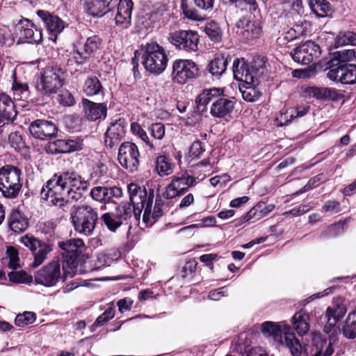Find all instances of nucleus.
<instances>
[{"mask_svg":"<svg viewBox=\"0 0 356 356\" xmlns=\"http://www.w3.org/2000/svg\"><path fill=\"white\" fill-rule=\"evenodd\" d=\"M88 187L89 182L79 173L66 170L54 174L43 186L41 194L50 204L63 208L70 200H79Z\"/></svg>","mask_w":356,"mask_h":356,"instance_id":"1","label":"nucleus"},{"mask_svg":"<svg viewBox=\"0 0 356 356\" xmlns=\"http://www.w3.org/2000/svg\"><path fill=\"white\" fill-rule=\"evenodd\" d=\"M128 192L132 204V212H134L136 219H139L142 211L144 210L143 221L147 226L152 225L156 220L150 217L151 208L154 197V190L142 188L136 184L131 183L128 185Z\"/></svg>","mask_w":356,"mask_h":356,"instance_id":"2","label":"nucleus"},{"mask_svg":"<svg viewBox=\"0 0 356 356\" xmlns=\"http://www.w3.org/2000/svg\"><path fill=\"white\" fill-rule=\"evenodd\" d=\"M261 332L266 337H271L280 343H284L282 335L284 337V343L293 356H300L302 347L300 341L295 337L289 325L285 322L273 323L266 321L261 325Z\"/></svg>","mask_w":356,"mask_h":356,"instance_id":"3","label":"nucleus"},{"mask_svg":"<svg viewBox=\"0 0 356 356\" xmlns=\"http://www.w3.org/2000/svg\"><path fill=\"white\" fill-rule=\"evenodd\" d=\"M141 51L142 64L147 72L159 75L165 70L168 58L163 47L152 42L143 45Z\"/></svg>","mask_w":356,"mask_h":356,"instance_id":"4","label":"nucleus"},{"mask_svg":"<svg viewBox=\"0 0 356 356\" xmlns=\"http://www.w3.org/2000/svg\"><path fill=\"white\" fill-rule=\"evenodd\" d=\"M67 72L60 66H47L40 72L36 88L44 95L55 94L66 79Z\"/></svg>","mask_w":356,"mask_h":356,"instance_id":"5","label":"nucleus"},{"mask_svg":"<svg viewBox=\"0 0 356 356\" xmlns=\"http://www.w3.org/2000/svg\"><path fill=\"white\" fill-rule=\"evenodd\" d=\"M71 218L76 232L90 236L95 229L98 216L90 206H74L71 209Z\"/></svg>","mask_w":356,"mask_h":356,"instance_id":"6","label":"nucleus"},{"mask_svg":"<svg viewBox=\"0 0 356 356\" xmlns=\"http://www.w3.org/2000/svg\"><path fill=\"white\" fill-rule=\"evenodd\" d=\"M62 250L63 270L65 277H72L77 267V259L84 247L81 239L72 238L58 242Z\"/></svg>","mask_w":356,"mask_h":356,"instance_id":"7","label":"nucleus"},{"mask_svg":"<svg viewBox=\"0 0 356 356\" xmlns=\"http://www.w3.org/2000/svg\"><path fill=\"white\" fill-rule=\"evenodd\" d=\"M21 170L11 165L0 168V192L6 198H15L22 188Z\"/></svg>","mask_w":356,"mask_h":356,"instance_id":"8","label":"nucleus"},{"mask_svg":"<svg viewBox=\"0 0 356 356\" xmlns=\"http://www.w3.org/2000/svg\"><path fill=\"white\" fill-rule=\"evenodd\" d=\"M198 72L197 65L192 60L177 59L172 63L171 78L174 83L185 84L195 79Z\"/></svg>","mask_w":356,"mask_h":356,"instance_id":"9","label":"nucleus"},{"mask_svg":"<svg viewBox=\"0 0 356 356\" xmlns=\"http://www.w3.org/2000/svg\"><path fill=\"white\" fill-rule=\"evenodd\" d=\"M19 241L32 252L33 261L31 266L33 268L40 266L53 250L51 244L42 242L33 236L26 234L22 236Z\"/></svg>","mask_w":356,"mask_h":356,"instance_id":"10","label":"nucleus"},{"mask_svg":"<svg viewBox=\"0 0 356 356\" xmlns=\"http://www.w3.org/2000/svg\"><path fill=\"white\" fill-rule=\"evenodd\" d=\"M131 214L132 209L130 205H119L114 211L102 214L100 220L109 231L115 232L122 225L128 224Z\"/></svg>","mask_w":356,"mask_h":356,"instance_id":"11","label":"nucleus"},{"mask_svg":"<svg viewBox=\"0 0 356 356\" xmlns=\"http://www.w3.org/2000/svg\"><path fill=\"white\" fill-rule=\"evenodd\" d=\"M168 40L177 49L186 52L198 49L199 35L193 31H178L170 33Z\"/></svg>","mask_w":356,"mask_h":356,"instance_id":"12","label":"nucleus"},{"mask_svg":"<svg viewBox=\"0 0 356 356\" xmlns=\"http://www.w3.org/2000/svg\"><path fill=\"white\" fill-rule=\"evenodd\" d=\"M140 153L138 146L131 142L122 143L118 149V160L120 164L128 171L137 170L140 163Z\"/></svg>","mask_w":356,"mask_h":356,"instance_id":"13","label":"nucleus"},{"mask_svg":"<svg viewBox=\"0 0 356 356\" xmlns=\"http://www.w3.org/2000/svg\"><path fill=\"white\" fill-rule=\"evenodd\" d=\"M61 278L60 264L54 259L40 269L34 276L35 282L46 287L55 286Z\"/></svg>","mask_w":356,"mask_h":356,"instance_id":"14","label":"nucleus"},{"mask_svg":"<svg viewBox=\"0 0 356 356\" xmlns=\"http://www.w3.org/2000/svg\"><path fill=\"white\" fill-rule=\"evenodd\" d=\"M195 184V178L186 174H177L172 177L171 182L166 186L163 196L166 199L184 195L187 189Z\"/></svg>","mask_w":356,"mask_h":356,"instance_id":"15","label":"nucleus"},{"mask_svg":"<svg viewBox=\"0 0 356 356\" xmlns=\"http://www.w3.org/2000/svg\"><path fill=\"white\" fill-rule=\"evenodd\" d=\"M327 76L330 80L342 84H355L356 65H334L332 62V64L330 65Z\"/></svg>","mask_w":356,"mask_h":356,"instance_id":"16","label":"nucleus"},{"mask_svg":"<svg viewBox=\"0 0 356 356\" xmlns=\"http://www.w3.org/2000/svg\"><path fill=\"white\" fill-rule=\"evenodd\" d=\"M320 54V47L310 40L300 44L291 52L293 60L301 65L311 63Z\"/></svg>","mask_w":356,"mask_h":356,"instance_id":"17","label":"nucleus"},{"mask_svg":"<svg viewBox=\"0 0 356 356\" xmlns=\"http://www.w3.org/2000/svg\"><path fill=\"white\" fill-rule=\"evenodd\" d=\"M20 40L28 43L38 44L42 38V29L28 19H22L15 26Z\"/></svg>","mask_w":356,"mask_h":356,"instance_id":"18","label":"nucleus"},{"mask_svg":"<svg viewBox=\"0 0 356 356\" xmlns=\"http://www.w3.org/2000/svg\"><path fill=\"white\" fill-rule=\"evenodd\" d=\"M29 131L35 138L47 140L56 136L58 128L51 121L38 119L30 124Z\"/></svg>","mask_w":356,"mask_h":356,"instance_id":"19","label":"nucleus"},{"mask_svg":"<svg viewBox=\"0 0 356 356\" xmlns=\"http://www.w3.org/2000/svg\"><path fill=\"white\" fill-rule=\"evenodd\" d=\"M126 123L123 118L112 121L104 135V143L107 147L113 148L118 145L125 134Z\"/></svg>","mask_w":356,"mask_h":356,"instance_id":"20","label":"nucleus"},{"mask_svg":"<svg viewBox=\"0 0 356 356\" xmlns=\"http://www.w3.org/2000/svg\"><path fill=\"white\" fill-rule=\"evenodd\" d=\"M82 113L84 118L89 121L104 119L107 115L106 103H96L86 98L81 100Z\"/></svg>","mask_w":356,"mask_h":356,"instance_id":"21","label":"nucleus"},{"mask_svg":"<svg viewBox=\"0 0 356 356\" xmlns=\"http://www.w3.org/2000/svg\"><path fill=\"white\" fill-rule=\"evenodd\" d=\"M38 17L44 23L49 31L51 39L56 40L58 34L60 33L65 26V22L56 15H54L45 10H38Z\"/></svg>","mask_w":356,"mask_h":356,"instance_id":"22","label":"nucleus"},{"mask_svg":"<svg viewBox=\"0 0 356 356\" xmlns=\"http://www.w3.org/2000/svg\"><path fill=\"white\" fill-rule=\"evenodd\" d=\"M133 5L131 0H120L115 17V25L119 29H126L131 26Z\"/></svg>","mask_w":356,"mask_h":356,"instance_id":"23","label":"nucleus"},{"mask_svg":"<svg viewBox=\"0 0 356 356\" xmlns=\"http://www.w3.org/2000/svg\"><path fill=\"white\" fill-rule=\"evenodd\" d=\"M82 143L79 140L59 139L48 143L45 150L49 154L69 153L81 148Z\"/></svg>","mask_w":356,"mask_h":356,"instance_id":"24","label":"nucleus"},{"mask_svg":"<svg viewBox=\"0 0 356 356\" xmlns=\"http://www.w3.org/2000/svg\"><path fill=\"white\" fill-rule=\"evenodd\" d=\"M92 198L99 202H107L113 198H120L122 195V191L116 186H97L90 191Z\"/></svg>","mask_w":356,"mask_h":356,"instance_id":"25","label":"nucleus"},{"mask_svg":"<svg viewBox=\"0 0 356 356\" xmlns=\"http://www.w3.org/2000/svg\"><path fill=\"white\" fill-rule=\"evenodd\" d=\"M224 89L222 88H211L203 90L195 99L197 111L200 113L206 111L207 106L209 103L214 104L220 96H224Z\"/></svg>","mask_w":356,"mask_h":356,"instance_id":"26","label":"nucleus"},{"mask_svg":"<svg viewBox=\"0 0 356 356\" xmlns=\"http://www.w3.org/2000/svg\"><path fill=\"white\" fill-rule=\"evenodd\" d=\"M15 105L10 97L0 94V127L13 122L17 115Z\"/></svg>","mask_w":356,"mask_h":356,"instance_id":"27","label":"nucleus"},{"mask_svg":"<svg viewBox=\"0 0 356 356\" xmlns=\"http://www.w3.org/2000/svg\"><path fill=\"white\" fill-rule=\"evenodd\" d=\"M232 70L234 78L240 81V84H254V78L250 70L249 65L244 59L234 60Z\"/></svg>","mask_w":356,"mask_h":356,"instance_id":"28","label":"nucleus"},{"mask_svg":"<svg viewBox=\"0 0 356 356\" xmlns=\"http://www.w3.org/2000/svg\"><path fill=\"white\" fill-rule=\"evenodd\" d=\"M235 102L227 99L224 96H220V98L211 104L210 114L213 118H222L229 115L234 110Z\"/></svg>","mask_w":356,"mask_h":356,"instance_id":"29","label":"nucleus"},{"mask_svg":"<svg viewBox=\"0 0 356 356\" xmlns=\"http://www.w3.org/2000/svg\"><path fill=\"white\" fill-rule=\"evenodd\" d=\"M236 25L240 29V35L247 41L257 38L261 34L260 26L256 22H252L249 19H241L237 22Z\"/></svg>","mask_w":356,"mask_h":356,"instance_id":"30","label":"nucleus"},{"mask_svg":"<svg viewBox=\"0 0 356 356\" xmlns=\"http://www.w3.org/2000/svg\"><path fill=\"white\" fill-rule=\"evenodd\" d=\"M11 91L15 100L26 101L30 95L28 83L21 77L17 76V72L14 70L12 74Z\"/></svg>","mask_w":356,"mask_h":356,"instance_id":"31","label":"nucleus"},{"mask_svg":"<svg viewBox=\"0 0 356 356\" xmlns=\"http://www.w3.org/2000/svg\"><path fill=\"white\" fill-rule=\"evenodd\" d=\"M229 58L224 54L217 55L207 65V70L214 79H219L225 73Z\"/></svg>","mask_w":356,"mask_h":356,"instance_id":"32","label":"nucleus"},{"mask_svg":"<svg viewBox=\"0 0 356 356\" xmlns=\"http://www.w3.org/2000/svg\"><path fill=\"white\" fill-rule=\"evenodd\" d=\"M113 0H84L86 8L89 15L102 17L109 10Z\"/></svg>","mask_w":356,"mask_h":356,"instance_id":"33","label":"nucleus"},{"mask_svg":"<svg viewBox=\"0 0 356 356\" xmlns=\"http://www.w3.org/2000/svg\"><path fill=\"white\" fill-rule=\"evenodd\" d=\"M8 226L15 233L22 232L29 226L28 219L19 210H13L8 218Z\"/></svg>","mask_w":356,"mask_h":356,"instance_id":"34","label":"nucleus"},{"mask_svg":"<svg viewBox=\"0 0 356 356\" xmlns=\"http://www.w3.org/2000/svg\"><path fill=\"white\" fill-rule=\"evenodd\" d=\"M309 316L303 311L296 312L292 318L293 328L300 336L306 334L309 330Z\"/></svg>","mask_w":356,"mask_h":356,"instance_id":"35","label":"nucleus"},{"mask_svg":"<svg viewBox=\"0 0 356 356\" xmlns=\"http://www.w3.org/2000/svg\"><path fill=\"white\" fill-rule=\"evenodd\" d=\"M313 343L316 346L317 352L313 356H332L334 353V348L330 341L323 339L321 334H313Z\"/></svg>","mask_w":356,"mask_h":356,"instance_id":"36","label":"nucleus"},{"mask_svg":"<svg viewBox=\"0 0 356 356\" xmlns=\"http://www.w3.org/2000/svg\"><path fill=\"white\" fill-rule=\"evenodd\" d=\"M83 92L88 97L104 95V91L99 79L96 76H88L84 81Z\"/></svg>","mask_w":356,"mask_h":356,"instance_id":"37","label":"nucleus"},{"mask_svg":"<svg viewBox=\"0 0 356 356\" xmlns=\"http://www.w3.org/2000/svg\"><path fill=\"white\" fill-rule=\"evenodd\" d=\"M175 163L167 156L160 155L156 157L155 171L161 177L171 175L175 168Z\"/></svg>","mask_w":356,"mask_h":356,"instance_id":"38","label":"nucleus"},{"mask_svg":"<svg viewBox=\"0 0 356 356\" xmlns=\"http://www.w3.org/2000/svg\"><path fill=\"white\" fill-rule=\"evenodd\" d=\"M309 6L318 17H324L332 13V8L327 0H309Z\"/></svg>","mask_w":356,"mask_h":356,"instance_id":"39","label":"nucleus"},{"mask_svg":"<svg viewBox=\"0 0 356 356\" xmlns=\"http://www.w3.org/2000/svg\"><path fill=\"white\" fill-rule=\"evenodd\" d=\"M334 45L335 47L346 45L356 46V33L350 30L339 31L334 38Z\"/></svg>","mask_w":356,"mask_h":356,"instance_id":"40","label":"nucleus"},{"mask_svg":"<svg viewBox=\"0 0 356 356\" xmlns=\"http://www.w3.org/2000/svg\"><path fill=\"white\" fill-rule=\"evenodd\" d=\"M342 334L349 339L356 338V311L348 314L342 327Z\"/></svg>","mask_w":356,"mask_h":356,"instance_id":"41","label":"nucleus"},{"mask_svg":"<svg viewBox=\"0 0 356 356\" xmlns=\"http://www.w3.org/2000/svg\"><path fill=\"white\" fill-rule=\"evenodd\" d=\"M346 224L347 220H345L343 221H339L327 227L321 234V237L325 239L336 237L341 234L346 228Z\"/></svg>","mask_w":356,"mask_h":356,"instance_id":"42","label":"nucleus"},{"mask_svg":"<svg viewBox=\"0 0 356 356\" xmlns=\"http://www.w3.org/2000/svg\"><path fill=\"white\" fill-rule=\"evenodd\" d=\"M356 60V51L355 49H343L334 53V58L330 61V65L346 64V62Z\"/></svg>","mask_w":356,"mask_h":356,"instance_id":"43","label":"nucleus"},{"mask_svg":"<svg viewBox=\"0 0 356 356\" xmlns=\"http://www.w3.org/2000/svg\"><path fill=\"white\" fill-rule=\"evenodd\" d=\"M275 208L273 204H258L255 208L250 209L245 215H244L241 219L236 221V225H241L242 223L246 222L251 220L253 216L256 214V212L259 211L263 213V216L268 215Z\"/></svg>","mask_w":356,"mask_h":356,"instance_id":"44","label":"nucleus"},{"mask_svg":"<svg viewBox=\"0 0 356 356\" xmlns=\"http://www.w3.org/2000/svg\"><path fill=\"white\" fill-rule=\"evenodd\" d=\"M254 84H239V90L244 100L253 102L257 101L260 94L259 91L253 86Z\"/></svg>","mask_w":356,"mask_h":356,"instance_id":"45","label":"nucleus"},{"mask_svg":"<svg viewBox=\"0 0 356 356\" xmlns=\"http://www.w3.org/2000/svg\"><path fill=\"white\" fill-rule=\"evenodd\" d=\"M204 31L211 40L219 42L221 40L222 31L217 22L214 21L208 22L204 26Z\"/></svg>","mask_w":356,"mask_h":356,"instance_id":"46","label":"nucleus"},{"mask_svg":"<svg viewBox=\"0 0 356 356\" xmlns=\"http://www.w3.org/2000/svg\"><path fill=\"white\" fill-rule=\"evenodd\" d=\"M102 40L96 35L88 37L83 45V51L90 56L97 51L101 47Z\"/></svg>","mask_w":356,"mask_h":356,"instance_id":"47","label":"nucleus"},{"mask_svg":"<svg viewBox=\"0 0 356 356\" xmlns=\"http://www.w3.org/2000/svg\"><path fill=\"white\" fill-rule=\"evenodd\" d=\"M346 313V309L343 305H337L333 307H328L326 310L325 317L339 321Z\"/></svg>","mask_w":356,"mask_h":356,"instance_id":"48","label":"nucleus"},{"mask_svg":"<svg viewBox=\"0 0 356 356\" xmlns=\"http://www.w3.org/2000/svg\"><path fill=\"white\" fill-rule=\"evenodd\" d=\"M90 57L89 54H86V52H83L79 50H74L70 54V58L67 60L69 65L75 63L78 65L86 63Z\"/></svg>","mask_w":356,"mask_h":356,"instance_id":"49","label":"nucleus"},{"mask_svg":"<svg viewBox=\"0 0 356 356\" xmlns=\"http://www.w3.org/2000/svg\"><path fill=\"white\" fill-rule=\"evenodd\" d=\"M8 276L10 282L16 284L29 283L32 281V277L23 270L10 272Z\"/></svg>","mask_w":356,"mask_h":356,"instance_id":"50","label":"nucleus"},{"mask_svg":"<svg viewBox=\"0 0 356 356\" xmlns=\"http://www.w3.org/2000/svg\"><path fill=\"white\" fill-rule=\"evenodd\" d=\"M231 3L241 10H247L250 12H255L258 10V5L256 0H232Z\"/></svg>","mask_w":356,"mask_h":356,"instance_id":"51","label":"nucleus"},{"mask_svg":"<svg viewBox=\"0 0 356 356\" xmlns=\"http://www.w3.org/2000/svg\"><path fill=\"white\" fill-rule=\"evenodd\" d=\"M231 3L241 10H247L250 12H255L258 10V5L256 0H232Z\"/></svg>","mask_w":356,"mask_h":356,"instance_id":"52","label":"nucleus"},{"mask_svg":"<svg viewBox=\"0 0 356 356\" xmlns=\"http://www.w3.org/2000/svg\"><path fill=\"white\" fill-rule=\"evenodd\" d=\"M6 255L9 259L8 265L10 268L16 269L19 266V253L15 248L13 246L8 247L6 249Z\"/></svg>","mask_w":356,"mask_h":356,"instance_id":"53","label":"nucleus"},{"mask_svg":"<svg viewBox=\"0 0 356 356\" xmlns=\"http://www.w3.org/2000/svg\"><path fill=\"white\" fill-rule=\"evenodd\" d=\"M131 130L135 135L138 136L143 141H144L151 149H154V145L149 141L147 133L140 127V126L134 122L131 124Z\"/></svg>","mask_w":356,"mask_h":356,"instance_id":"54","label":"nucleus"},{"mask_svg":"<svg viewBox=\"0 0 356 356\" xmlns=\"http://www.w3.org/2000/svg\"><path fill=\"white\" fill-rule=\"evenodd\" d=\"M321 211L330 214H337L341 211L340 202L335 200H328L321 208Z\"/></svg>","mask_w":356,"mask_h":356,"instance_id":"55","label":"nucleus"},{"mask_svg":"<svg viewBox=\"0 0 356 356\" xmlns=\"http://www.w3.org/2000/svg\"><path fill=\"white\" fill-rule=\"evenodd\" d=\"M293 28L296 30L298 38L305 36L311 32V24L307 20L297 23Z\"/></svg>","mask_w":356,"mask_h":356,"instance_id":"56","label":"nucleus"},{"mask_svg":"<svg viewBox=\"0 0 356 356\" xmlns=\"http://www.w3.org/2000/svg\"><path fill=\"white\" fill-rule=\"evenodd\" d=\"M13 42L10 29L6 26H0V44L10 45Z\"/></svg>","mask_w":356,"mask_h":356,"instance_id":"57","label":"nucleus"},{"mask_svg":"<svg viewBox=\"0 0 356 356\" xmlns=\"http://www.w3.org/2000/svg\"><path fill=\"white\" fill-rule=\"evenodd\" d=\"M149 129L151 136L156 140H161L165 136V127L162 123L152 124Z\"/></svg>","mask_w":356,"mask_h":356,"instance_id":"58","label":"nucleus"},{"mask_svg":"<svg viewBox=\"0 0 356 356\" xmlns=\"http://www.w3.org/2000/svg\"><path fill=\"white\" fill-rule=\"evenodd\" d=\"M115 316V309L112 307L108 308L102 314L97 317L94 325L102 326Z\"/></svg>","mask_w":356,"mask_h":356,"instance_id":"59","label":"nucleus"},{"mask_svg":"<svg viewBox=\"0 0 356 356\" xmlns=\"http://www.w3.org/2000/svg\"><path fill=\"white\" fill-rule=\"evenodd\" d=\"M216 223V218L213 216H208L203 218L200 223L192 224L180 229L179 232H184L187 229H193L197 227H203L206 226H212Z\"/></svg>","mask_w":356,"mask_h":356,"instance_id":"60","label":"nucleus"},{"mask_svg":"<svg viewBox=\"0 0 356 356\" xmlns=\"http://www.w3.org/2000/svg\"><path fill=\"white\" fill-rule=\"evenodd\" d=\"M58 101L65 106H71L75 104L74 96L68 90L62 91L58 96Z\"/></svg>","mask_w":356,"mask_h":356,"instance_id":"61","label":"nucleus"},{"mask_svg":"<svg viewBox=\"0 0 356 356\" xmlns=\"http://www.w3.org/2000/svg\"><path fill=\"white\" fill-rule=\"evenodd\" d=\"M297 38H298L296 33V30H294L292 27L286 31L284 35L279 37L277 41L279 45H286L289 42L294 40Z\"/></svg>","mask_w":356,"mask_h":356,"instance_id":"62","label":"nucleus"},{"mask_svg":"<svg viewBox=\"0 0 356 356\" xmlns=\"http://www.w3.org/2000/svg\"><path fill=\"white\" fill-rule=\"evenodd\" d=\"M8 142L15 149H19L23 145L22 136L17 131L12 132L8 136Z\"/></svg>","mask_w":356,"mask_h":356,"instance_id":"63","label":"nucleus"},{"mask_svg":"<svg viewBox=\"0 0 356 356\" xmlns=\"http://www.w3.org/2000/svg\"><path fill=\"white\" fill-rule=\"evenodd\" d=\"M181 7L185 17L193 20H198L200 19V16L196 10L193 8H189L188 6L184 3V0L181 1Z\"/></svg>","mask_w":356,"mask_h":356,"instance_id":"64","label":"nucleus"}]
</instances>
